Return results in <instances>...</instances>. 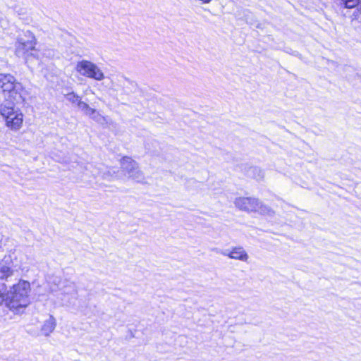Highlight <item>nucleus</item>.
Masks as SVG:
<instances>
[{
	"label": "nucleus",
	"mask_w": 361,
	"mask_h": 361,
	"mask_svg": "<svg viewBox=\"0 0 361 361\" xmlns=\"http://www.w3.org/2000/svg\"><path fill=\"white\" fill-rule=\"evenodd\" d=\"M36 44L37 39L35 35L31 31L26 30L17 37L14 44V54L16 56L24 59L30 56L36 57L31 53L35 51Z\"/></svg>",
	"instance_id": "4"
},
{
	"label": "nucleus",
	"mask_w": 361,
	"mask_h": 361,
	"mask_svg": "<svg viewBox=\"0 0 361 361\" xmlns=\"http://www.w3.org/2000/svg\"><path fill=\"white\" fill-rule=\"evenodd\" d=\"M257 209L255 211V212H258L262 215H267V216H272L274 214V212L272 209H271L267 205L264 204L262 202H261L258 200V204H257Z\"/></svg>",
	"instance_id": "10"
},
{
	"label": "nucleus",
	"mask_w": 361,
	"mask_h": 361,
	"mask_svg": "<svg viewBox=\"0 0 361 361\" xmlns=\"http://www.w3.org/2000/svg\"><path fill=\"white\" fill-rule=\"evenodd\" d=\"M30 284L25 280H19L18 283L6 289V306L13 312H19L30 303L29 293Z\"/></svg>",
	"instance_id": "1"
},
{
	"label": "nucleus",
	"mask_w": 361,
	"mask_h": 361,
	"mask_svg": "<svg viewBox=\"0 0 361 361\" xmlns=\"http://www.w3.org/2000/svg\"><path fill=\"white\" fill-rule=\"evenodd\" d=\"M345 7L351 8L355 7L361 0H342Z\"/></svg>",
	"instance_id": "16"
},
{
	"label": "nucleus",
	"mask_w": 361,
	"mask_h": 361,
	"mask_svg": "<svg viewBox=\"0 0 361 361\" xmlns=\"http://www.w3.org/2000/svg\"><path fill=\"white\" fill-rule=\"evenodd\" d=\"M258 199L248 197H239L235 199V207L246 212H254L257 207Z\"/></svg>",
	"instance_id": "7"
},
{
	"label": "nucleus",
	"mask_w": 361,
	"mask_h": 361,
	"mask_svg": "<svg viewBox=\"0 0 361 361\" xmlns=\"http://www.w3.org/2000/svg\"><path fill=\"white\" fill-rule=\"evenodd\" d=\"M121 171L129 179L137 183H142L145 180L144 173L140 169L137 161L128 157H123L120 161Z\"/></svg>",
	"instance_id": "5"
},
{
	"label": "nucleus",
	"mask_w": 361,
	"mask_h": 361,
	"mask_svg": "<svg viewBox=\"0 0 361 361\" xmlns=\"http://www.w3.org/2000/svg\"><path fill=\"white\" fill-rule=\"evenodd\" d=\"M75 71L82 76L101 81L105 78L102 70L94 63L81 60L76 63Z\"/></svg>",
	"instance_id": "6"
},
{
	"label": "nucleus",
	"mask_w": 361,
	"mask_h": 361,
	"mask_svg": "<svg viewBox=\"0 0 361 361\" xmlns=\"http://www.w3.org/2000/svg\"><path fill=\"white\" fill-rule=\"evenodd\" d=\"M70 286H71L72 288H73V283H70Z\"/></svg>",
	"instance_id": "20"
},
{
	"label": "nucleus",
	"mask_w": 361,
	"mask_h": 361,
	"mask_svg": "<svg viewBox=\"0 0 361 361\" xmlns=\"http://www.w3.org/2000/svg\"><path fill=\"white\" fill-rule=\"evenodd\" d=\"M6 289L7 286L4 283H0V305L4 302L6 303Z\"/></svg>",
	"instance_id": "14"
},
{
	"label": "nucleus",
	"mask_w": 361,
	"mask_h": 361,
	"mask_svg": "<svg viewBox=\"0 0 361 361\" xmlns=\"http://www.w3.org/2000/svg\"><path fill=\"white\" fill-rule=\"evenodd\" d=\"M250 176L257 180H262L264 176V171L258 167H252L250 169Z\"/></svg>",
	"instance_id": "11"
},
{
	"label": "nucleus",
	"mask_w": 361,
	"mask_h": 361,
	"mask_svg": "<svg viewBox=\"0 0 361 361\" xmlns=\"http://www.w3.org/2000/svg\"><path fill=\"white\" fill-rule=\"evenodd\" d=\"M77 106L83 113L87 111V109L90 107L87 103L82 100H80Z\"/></svg>",
	"instance_id": "17"
},
{
	"label": "nucleus",
	"mask_w": 361,
	"mask_h": 361,
	"mask_svg": "<svg viewBox=\"0 0 361 361\" xmlns=\"http://www.w3.org/2000/svg\"><path fill=\"white\" fill-rule=\"evenodd\" d=\"M13 274V270L8 266L2 264L0 266V275L1 279H7Z\"/></svg>",
	"instance_id": "12"
},
{
	"label": "nucleus",
	"mask_w": 361,
	"mask_h": 361,
	"mask_svg": "<svg viewBox=\"0 0 361 361\" xmlns=\"http://www.w3.org/2000/svg\"><path fill=\"white\" fill-rule=\"evenodd\" d=\"M219 253L231 259L247 262L249 256L245 250L241 246L233 247L231 249L221 250Z\"/></svg>",
	"instance_id": "8"
},
{
	"label": "nucleus",
	"mask_w": 361,
	"mask_h": 361,
	"mask_svg": "<svg viewBox=\"0 0 361 361\" xmlns=\"http://www.w3.org/2000/svg\"><path fill=\"white\" fill-rule=\"evenodd\" d=\"M47 57H53L54 55L53 50L49 49L47 51Z\"/></svg>",
	"instance_id": "19"
},
{
	"label": "nucleus",
	"mask_w": 361,
	"mask_h": 361,
	"mask_svg": "<svg viewBox=\"0 0 361 361\" xmlns=\"http://www.w3.org/2000/svg\"><path fill=\"white\" fill-rule=\"evenodd\" d=\"M90 118H91L96 122L100 123L105 121V118L97 110H96L95 113L92 114V116Z\"/></svg>",
	"instance_id": "15"
},
{
	"label": "nucleus",
	"mask_w": 361,
	"mask_h": 361,
	"mask_svg": "<svg viewBox=\"0 0 361 361\" xmlns=\"http://www.w3.org/2000/svg\"><path fill=\"white\" fill-rule=\"evenodd\" d=\"M0 88L5 97H8V102L22 104L25 102L27 92L12 75L0 73Z\"/></svg>",
	"instance_id": "2"
},
{
	"label": "nucleus",
	"mask_w": 361,
	"mask_h": 361,
	"mask_svg": "<svg viewBox=\"0 0 361 361\" xmlns=\"http://www.w3.org/2000/svg\"><path fill=\"white\" fill-rule=\"evenodd\" d=\"M95 111H96V109H93V108L90 107V108L87 109V111H86L84 114H85L86 116H87L90 117V116H92V114H93L94 113H95Z\"/></svg>",
	"instance_id": "18"
},
{
	"label": "nucleus",
	"mask_w": 361,
	"mask_h": 361,
	"mask_svg": "<svg viewBox=\"0 0 361 361\" xmlns=\"http://www.w3.org/2000/svg\"><path fill=\"white\" fill-rule=\"evenodd\" d=\"M13 102H4L0 104V115L5 122V126L13 132L20 130L24 121V114L19 109L15 108Z\"/></svg>",
	"instance_id": "3"
},
{
	"label": "nucleus",
	"mask_w": 361,
	"mask_h": 361,
	"mask_svg": "<svg viewBox=\"0 0 361 361\" xmlns=\"http://www.w3.org/2000/svg\"><path fill=\"white\" fill-rule=\"evenodd\" d=\"M65 97L71 103L76 105H78L81 100L80 97L73 92L65 94Z\"/></svg>",
	"instance_id": "13"
},
{
	"label": "nucleus",
	"mask_w": 361,
	"mask_h": 361,
	"mask_svg": "<svg viewBox=\"0 0 361 361\" xmlns=\"http://www.w3.org/2000/svg\"><path fill=\"white\" fill-rule=\"evenodd\" d=\"M56 327V320L53 316H49V319H47L42 327V331L45 336H49Z\"/></svg>",
	"instance_id": "9"
}]
</instances>
